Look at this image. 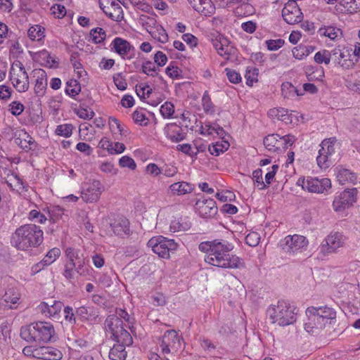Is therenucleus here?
<instances>
[{
    "label": "nucleus",
    "instance_id": "1",
    "mask_svg": "<svg viewBox=\"0 0 360 360\" xmlns=\"http://www.w3.org/2000/svg\"><path fill=\"white\" fill-rule=\"evenodd\" d=\"M234 246L228 240L214 239L201 242L198 249L205 253L206 263L223 269H239L243 266L242 259L231 254Z\"/></svg>",
    "mask_w": 360,
    "mask_h": 360
},
{
    "label": "nucleus",
    "instance_id": "2",
    "mask_svg": "<svg viewBox=\"0 0 360 360\" xmlns=\"http://www.w3.org/2000/svg\"><path fill=\"white\" fill-rule=\"evenodd\" d=\"M306 315L304 330L311 335L319 334L323 329L336 321L335 311L328 307H308Z\"/></svg>",
    "mask_w": 360,
    "mask_h": 360
},
{
    "label": "nucleus",
    "instance_id": "3",
    "mask_svg": "<svg viewBox=\"0 0 360 360\" xmlns=\"http://www.w3.org/2000/svg\"><path fill=\"white\" fill-rule=\"evenodd\" d=\"M44 240V232L36 224H27L18 227L12 234L11 245L19 250L28 251L39 247Z\"/></svg>",
    "mask_w": 360,
    "mask_h": 360
},
{
    "label": "nucleus",
    "instance_id": "4",
    "mask_svg": "<svg viewBox=\"0 0 360 360\" xmlns=\"http://www.w3.org/2000/svg\"><path fill=\"white\" fill-rule=\"evenodd\" d=\"M54 335L53 326L46 321L34 322L20 329V337L27 342L46 343L52 340Z\"/></svg>",
    "mask_w": 360,
    "mask_h": 360
},
{
    "label": "nucleus",
    "instance_id": "5",
    "mask_svg": "<svg viewBox=\"0 0 360 360\" xmlns=\"http://www.w3.org/2000/svg\"><path fill=\"white\" fill-rule=\"evenodd\" d=\"M296 308L285 301H278L277 304L271 305L267 309V314L273 323L285 326L296 321Z\"/></svg>",
    "mask_w": 360,
    "mask_h": 360
},
{
    "label": "nucleus",
    "instance_id": "6",
    "mask_svg": "<svg viewBox=\"0 0 360 360\" xmlns=\"http://www.w3.org/2000/svg\"><path fill=\"white\" fill-rule=\"evenodd\" d=\"M104 191L105 187L99 180L90 179L82 184L80 198L86 203H95Z\"/></svg>",
    "mask_w": 360,
    "mask_h": 360
},
{
    "label": "nucleus",
    "instance_id": "7",
    "mask_svg": "<svg viewBox=\"0 0 360 360\" xmlns=\"http://www.w3.org/2000/svg\"><path fill=\"white\" fill-rule=\"evenodd\" d=\"M9 75L10 80L18 92H25L28 90L30 86L29 77L20 62L12 65Z\"/></svg>",
    "mask_w": 360,
    "mask_h": 360
},
{
    "label": "nucleus",
    "instance_id": "8",
    "mask_svg": "<svg viewBox=\"0 0 360 360\" xmlns=\"http://www.w3.org/2000/svg\"><path fill=\"white\" fill-rule=\"evenodd\" d=\"M297 184L304 191L315 193H323L331 188V181L328 178L318 179L311 176L300 178Z\"/></svg>",
    "mask_w": 360,
    "mask_h": 360
},
{
    "label": "nucleus",
    "instance_id": "9",
    "mask_svg": "<svg viewBox=\"0 0 360 360\" xmlns=\"http://www.w3.org/2000/svg\"><path fill=\"white\" fill-rule=\"evenodd\" d=\"M346 237L340 232H332L328 235L320 245V250L324 255L337 252L339 248L344 247Z\"/></svg>",
    "mask_w": 360,
    "mask_h": 360
},
{
    "label": "nucleus",
    "instance_id": "10",
    "mask_svg": "<svg viewBox=\"0 0 360 360\" xmlns=\"http://www.w3.org/2000/svg\"><path fill=\"white\" fill-rule=\"evenodd\" d=\"M337 142L335 137L326 139L319 145V155L316 158L317 165L321 168H328L330 166V158L335 153L334 145Z\"/></svg>",
    "mask_w": 360,
    "mask_h": 360
},
{
    "label": "nucleus",
    "instance_id": "11",
    "mask_svg": "<svg viewBox=\"0 0 360 360\" xmlns=\"http://www.w3.org/2000/svg\"><path fill=\"white\" fill-rule=\"evenodd\" d=\"M308 240L306 237L295 234L293 236H287L284 238L283 249L289 254H295L305 250L308 245Z\"/></svg>",
    "mask_w": 360,
    "mask_h": 360
},
{
    "label": "nucleus",
    "instance_id": "12",
    "mask_svg": "<svg viewBox=\"0 0 360 360\" xmlns=\"http://www.w3.org/2000/svg\"><path fill=\"white\" fill-rule=\"evenodd\" d=\"M283 20L289 25H295L302 22L303 14L297 1L289 0L282 10Z\"/></svg>",
    "mask_w": 360,
    "mask_h": 360
},
{
    "label": "nucleus",
    "instance_id": "13",
    "mask_svg": "<svg viewBox=\"0 0 360 360\" xmlns=\"http://www.w3.org/2000/svg\"><path fill=\"white\" fill-rule=\"evenodd\" d=\"M356 188L345 190L334 199L333 202L334 210L341 212L347 207L352 206L356 200Z\"/></svg>",
    "mask_w": 360,
    "mask_h": 360
},
{
    "label": "nucleus",
    "instance_id": "14",
    "mask_svg": "<svg viewBox=\"0 0 360 360\" xmlns=\"http://www.w3.org/2000/svg\"><path fill=\"white\" fill-rule=\"evenodd\" d=\"M100 8L111 20L120 22L124 18L122 7L112 0H99Z\"/></svg>",
    "mask_w": 360,
    "mask_h": 360
},
{
    "label": "nucleus",
    "instance_id": "15",
    "mask_svg": "<svg viewBox=\"0 0 360 360\" xmlns=\"http://www.w3.org/2000/svg\"><path fill=\"white\" fill-rule=\"evenodd\" d=\"M332 60L344 69L352 68L355 62L351 58L352 54L348 49L342 50L340 46L331 50Z\"/></svg>",
    "mask_w": 360,
    "mask_h": 360
},
{
    "label": "nucleus",
    "instance_id": "16",
    "mask_svg": "<svg viewBox=\"0 0 360 360\" xmlns=\"http://www.w3.org/2000/svg\"><path fill=\"white\" fill-rule=\"evenodd\" d=\"M195 209L203 218H210L217 212L216 202L211 198L198 200L195 205Z\"/></svg>",
    "mask_w": 360,
    "mask_h": 360
},
{
    "label": "nucleus",
    "instance_id": "17",
    "mask_svg": "<svg viewBox=\"0 0 360 360\" xmlns=\"http://www.w3.org/2000/svg\"><path fill=\"white\" fill-rule=\"evenodd\" d=\"M180 338L174 330H167L162 338V352L169 354L171 350H177L180 347Z\"/></svg>",
    "mask_w": 360,
    "mask_h": 360
},
{
    "label": "nucleus",
    "instance_id": "18",
    "mask_svg": "<svg viewBox=\"0 0 360 360\" xmlns=\"http://www.w3.org/2000/svg\"><path fill=\"white\" fill-rule=\"evenodd\" d=\"M63 303L60 301L53 300L51 302H43L38 306V309L45 316L56 319L59 316Z\"/></svg>",
    "mask_w": 360,
    "mask_h": 360
},
{
    "label": "nucleus",
    "instance_id": "19",
    "mask_svg": "<svg viewBox=\"0 0 360 360\" xmlns=\"http://www.w3.org/2000/svg\"><path fill=\"white\" fill-rule=\"evenodd\" d=\"M86 259L83 257L75 263L65 264L63 276L69 280L74 278V270L80 276H86L89 273L88 268L85 266Z\"/></svg>",
    "mask_w": 360,
    "mask_h": 360
},
{
    "label": "nucleus",
    "instance_id": "20",
    "mask_svg": "<svg viewBox=\"0 0 360 360\" xmlns=\"http://www.w3.org/2000/svg\"><path fill=\"white\" fill-rule=\"evenodd\" d=\"M63 357L61 352L53 347H41L37 348L35 358L43 360H60Z\"/></svg>",
    "mask_w": 360,
    "mask_h": 360
},
{
    "label": "nucleus",
    "instance_id": "21",
    "mask_svg": "<svg viewBox=\"0 0 360 360\" xmlns=\"http://www.w3.org/2000/svg\"><path fill=\"white\" fill-rule=\"evenodd\" d=\"M32 73L33 77H36L34 93L37 96H43L47 87L46 73L42 69H35Z\"/></svg>",
    "mask_w": 360,
    "mask_h": 360
},
{
    "label": "nucleus",
    "instance_id": "22",
    "mask_svg": "<svg viewBox=\"0 0 360 360\" xmlns=\"http://www.w3.org/2000/svg\"><path fill=\"white\" fill-rule=\"evenodd\" d=\"M195 11L205 16L214 14L215 7L211 0H188Z\"/></svg>",
    "mask_w": 360,
    "mask_h": 360
},
{
    "label": "nucleus",
    "instance_id": "23",
    "mask_svg": "<svg viewBox=\"0 0 360 360\" xmlns=\"http://www.w3.org/2000/svg\"><path fill=\"white\" fill-rule=\"evenodd\" d=\"M177 244L173 239L167 240L166 238L159 236V257L169 259L170 252L176 250Z\"/></svg>",
    "mask_w": 360,
    "mask_h": 360
},
{
    "label": "nucleus",
    "instance_id": "24",
    "mask_svg": "<svg viewBox=\"0 0 360 360\" xmlns=\"http://www.w3.org/2000/svg\"><path fill=\"white\" fill-rule=\"evenodd\" d=\"M167 137L174 142H179L184 139L181 127L174 123L168 124L164 129Z\"/></svg>",
    "mask_w": 360,
    "mask_h": 360
},
{
    "label": "nucleus",
    "instance_id": "25",
    "mask_svg": "<svg viewBox=\"0 0 360 360\" xmlns=\"http://www.w3.org/2000/svg\"><path fill=\"white\" fill-rule=\"evenodd\" d=\"M111 227L114 233L117 236L129 233V222L124 217H119L111 224Z\"/></svg>",
    "mask_w": 360,
    "mask_h": 360
},
{
    "label": "nucleus",
    "instance_id": "26",
    "mask_svg": "<svg viewBox=\"0 0 360 360\" xmlns=\"http://www.w3.org/2000/svg\"><path fill=\"white\" fill-rule=\"evenodd\" d=\"M105 328L111 336L117 333V330L123 326L122 321L116 315H110L105 321Z\"/></svg>",
    "mask_w": 360,
    "mask_h": 360
},
{
    "label": "nucleus",
    "instance_id": "27",
    "mask_svg": "<svg viewBox=\"0 0 360 360\" xmlns=\"http://www.w3.org/2000/svg\"><path fill=\"white\" fill-rule=\"evenodd\" d=\"M111 49L122 57L126 56L131 48V46L127 40L120 37L115 38L111 43Z\"/></svg>",
    "mask_w": 360,
    "mask_h": 360
},
{
    "label": "nucleus",
    "instance_id": "28",
    "mask_svg": "<svg viewBox=\"0 0 360 360\" xmlns=\"http://www.w3.org/2000/svg\"><path fill=\"white\" fill-rule=\"evenodd\" d=\"M15 142L25 150H32L35 146L34 140L25 131H22L19 136L15 138Z\"/></svg>",
    "mask_w": 360,
    "mask_h": 360
},
{
    "label": "nucleus",
    "instance_id": "29",
    "mask_svg": "<svg viewBox=\"0 0 360 360\" xmlns=\"http://www.w3.org/2000/svg\"><path fill=\"white\" fill-rule=\"evenodd\" d=\"M123 345L115 344L109 350L108 357L110 360H125L127 352Z\"/></svg>",
    "mask_w": 360,
    "mask_h": 360
},
{
    "label": "nucleus",
    "instance_id": "30",
    "mask_svg": "<svg viewBox=\"0 0 360 360\" xmlns=\"http://www.w3.org/2000/svg\"><path fill=\"white\" fill-rule=\"evenodd\" d=\"M281 142L280 136L278 134L268 135L264 139V145L266 148L274 152L281 150Z\"/></svg>",
    "mask_w": 360,
    "mask_h": 360
},
{
    "label": "nucleus",
    "instance_id": "31",
    "mask_svg": "<svg viewBox=\"0 0 360 360\" xmlns=\"http://www.w3.org/2000/svg\"><path fill=\"white\" fill-rule=\"evenodd\" d=\"M170 190L174 194L179 195L191 193L194 189V185L185 182H176L170 186Z\"/></svg>",
    "mask_w": 360,
    "mask_h": 360
},
{
    "label": "nucleus",
    "instance_id": "32",
    "mask_svg": "<svg viewBox=\"0 0 360 360\" xmlns=\"http://www.w3.org/2000/svg\"><path fill=\"white\" fill-rule=\"evenodd\" d=\"M337 178L341 184H345L346 183L354 184L356 181V176L354 172L347 169L343 168L339 169Z\"/></svg>",
    "mask_w": 360,
    "mask_h": 360
},
{
    "label": "nucleus",
    "instance_id": "33",
    "mask_svg": "<svg viewBox=\"0 0 360 360\" xmlns=\"http://www.w3.org/2000/svg\"><path fill=\"white\" fill-rule=\"evenodd\" d=\"M314 51V47L312 46H305L300 44L299 46L293 48L292 50L293 56L298 60H302L308 56Z\"/></svg>",
    "mask_w": 360,
    "mask_h": 360
},
{
    "label": "nucleus",
    "instance_id": "34",
    "mask_svg": "<svg viewBox=\"0 0 360 360\" xmlns=\"http://www.w3.org/2000/svg\"><path fill=\"white\" fill-rule=\"evenodd\" d=\"M4 302L9 307L13 308L12 304H15L20 299V294L18 290L13 288H8L2 297Z\"/></svg>",
    "mask_w": 360,
    "mask_h": 360
},
{
    "label": "nucleus",
    "instance_id": "35",
    "mask_svg": "<svg viewBox=\"0 0 360 360\" xmlns=\"http://www.w3.org/2000/svg\"><path fill=\"white\" fill-rule=\"evenodd\" d=\"M229 143L226 141H217L215 144H212L209 146V152L210 154L218 156L221 153L228 150L229 147Z\"/></svg>",
    "mask_w": 360,
    "mask_h": 360
},
{
    "label": "nucleus",
    "instance_id": "36",
    "mask_svg": "<svg viewBox=\"0 0 360 360\" xmlns=\"http://www.w3.org/2000/svg\"><path fill=\"white\" fill-rule=\"evenodd\" d=\"M281 92L284 98H290L295 96H301L302 93H300L295 86H294L290 82H285L281 86Z\"/></svg>",
    "mask_w": 360,
    "mask_h": 360
},
{
    "label": "nucleus",
    "instance_id": "37",
    "mask_svg": "<svg viewBox=\"0 0 360 360\" xmlns=\"http://www.w3.org/2000/svg\"><path fill=\"white\" fill-rule=\"evenodd\" d=\"M318 32L320 36L328 37L332 40L335 39L342 34L340 29L332 26L321 27Z\"/></svg>",
    "mask_w": 360,
    "mask_h": 360
},
{
    "label": "nucleus",
    "instance_id": "38",
    "mask_svg": "<svg viewBox=\"0 0 360 360\" xmlns=\"http://www.w3.org/2000/svg\"><path fill=\"white\" fill-rule=\"evenodd\" d=\"M314 61L318 64L324 63L328 65L332 60L331 51L326 49L321 50L314 55Z\"/></svg>",
    "mask_w": 360,
    "mask_h": 360
},
{
    "label": "nucleus",
    "instance_id": "39",
    "mask_svg": "<svg viewBox=\"0 0 360 360\" xmlns=\"http://www.w3.org/2000/svg\"><path fill=\"white\" fill-rule=\"evenodd\" d=\"M190 228V223L183 219H177L172 221L170 224V231L172 232L184 231Z\"/></svg>",
    "mask_w": 360,
    "mask_h": 360
},
{
    "label": "nucleus",
    "instance_id": "40",
    "mask_svg": "<svg viewBox=\"0 0 360 360\" xmlns=\"http://www.w3.org/2000/svg\"><path fill=\"white\" fill-rule=\"evenodd\" d=\"M66 94L71 97H75L78 95L81 91V86L79 83L75 79H71L66 83L65 87Z\"/></svg>",
    "mask_w": 360,
    "mask_h": 360
},
{
    "label": "nucleus",
    "instance_id": "41",
    "mask_svg": "<svg viewBox=\"0 0 360 360\" xmlns=\"http://www.w3.org/2000/svg\"><path fill=\"white\" fill-rule=\"evenodd\" d=\"M44 27L39 25H36L30 27L27 32V34L30 39L40 41L42 38L44 37Z\"/></svg>",
    "mask_w": 360,
    "mask_h": 360
},
{
    "label": "nucleus",
    "instance_id": "42",
    "mask_svg": "<svg viewBox=\"0 0 360 360\" xmlns=\"http://www.w3.org/2000/svg\"><path fill=\"white\" fill-rule=\"evenodd\" d=\"M202 105L206 114L213 115L215 112V108L213 103L211 101L210 95L207 91H205L202 98Z\"/></svg>",
    "mask_w": 360,
    "mask_h": 360
},
{
    "label": "nucleus",
    "instance_id": "43",
    "mask_svg": "<svg viewBox=\"0 0 360 360\" xmlns=\"http://www.w3.org/2000/svg\"><path fill=\"white\" fill-rule=\"evenodd\" d=\"M90 37L95 44H100L104 41L106 37L105 32L103 28H94L90 32Z\"/></svg>",
    "mask_w": 360,
    "mask_h": 360
},
{
    "label": "nucleus",
    "instance_id": "44",
    "mask_svg": "<svg viewBox=\"0 0 360 360\" xmlns=\"http://www.w3.org/2000/svg\"><path fill=\"white\" fill-rule=\"evenodd\" d=\"M65 255L68 259V262L66 264H72L80 259L83 257V255L80 254L78 250L68 248L65 250Z\"/></svg>",
    "mask_w": 360,
    "mask_h": 360
},
{
    "label": "nucleus",
    "instance_id": "45",
    "mask_svg": "<svg viewBox=\"0 0 360 360\" xmlns=\"http://www.w3.org/2000/svg\"><path fill=\"white\" fill-rule=\"evenodd\" d=\"M160 112L164 118H172L174 113V105L171 102H165L160 106Z\"/></svg>",
    "mask_w": 360,
    "mask_h": 360
},
{
    "label": "nucleus",
    "instance_id": "46",
    "mask_svg": "<svg viewBox=\"0 0 360 360\" xmlns=\"http://www.w3.org/2000/svg\"><path fill=\"white\" fill-rule=\"evenodd\" d=\"M252 179L255 184L259 190H263L266 188V184L263 181L262 170L257 169L252 172Z\"/></svg>",
    "mask_w": 360,
    "mask_h": 360
},
{
    "label": "nucleus",
    "instance_id": "47",
    "mask_svg": "<svg viewBox=\"0 0 360 360\" xmlns=\"http://www.w3.org/2000/svg\"><path fill=\"white\" fill-rule=\"evenodd\" d=\"M60 250L59 248H54L49 251L43 259V262L50 265L60 256Z\"/></svg>",
    "mask_w": 360,
    "mask_h": 360
},
{
    "label": "nucleus",
    "instance_id": "48",
    "mask_svg": "<svg viewBox=\"0 0 360 360\" xmlns=\"http://www.w3.org/2000/svg\"><path fill=\"white\" fill-rule=\"evenodd\" d=\"M76 315L84 320H91V316H94L91 309L82 306L76 309Z\"/></svg>",
    "mask_w": 360,
    "mask_h": 360
},
{
    "label": "nucleus",
    "instance_id": "49",
    "mask_svg": "<svg viewBox=\"0 0 360 360\" xmlns=\"http://www.w3.org/2000/svg\"><path fill=\"white\" fill-rule=\"evenodd\" d=\"M72 132V125L70 124L58 125L56 129V134L59 136L69 137Z\"/></svg>",
    "mask_w": 360,
    "mask_h": 360
},
{
    "label": "nucleus",
    "instance_id": "50",
    "mask_svg": "<svg viewBox=\"0 0 360 360\" xmlns=\"http://www.w3.org/2000/svg\"><path fill=\"white\" fill-rule=\"evenodd\" d=\"M116 342L117 343L123 345L124 346H129L132 344L133 340L130 333L124 329V331L119 335V338Z\"/></svg>",
    "mask_w": 360,
    "mask_h": 360
},
{
    "label": "nucleus",
    "instance_id": "51",
    "mask_svg": "<svg viewBox=\"0 0 360 360\" xmlns=\"http://www.w3.org/2000/svg\"><path fill=\"white\" fill-rule=\"evenodd\" d=\"M119 165L121 167H128L131 170H134L136 168V164L135 161L129 156H122L119 160Z\"/></svg>",
    "mask_w": 360,
    "mask_h": 360
},
{
    "label": "nucleus",
    "instance_id": "52",
    "mask_svg": "<svg viewBox=\"0 0 360 360\" xmlns=\"http://www.w3.org/2000/svg\"><path fill=\"white\" fill-rule=\"evenodd\" d=\"M117 316L119 318H120L121 320L124 319L128 323L129 328L132 331V328L134 327L133 324L134 322V317H132L131 315H129L127 311H125L124 309H119L117 311Z\"/></svg>",
    "mask_w": 360,
    "mask_h": 360
},
{
    "label": "nucleus",
    "instance_id": "53",
    "mask_svg": "<svg viewBox=\"0 0 360 360\" xmlns=\"http://www.w3.org/2000/svg\"><path fill=\"white\" fill-rule=\"evenodd\" d=\"M298 114L299 113L295 111H290V112H289V111L287 109H285V112L283 113V117L281 120V121H282L286 124H291L295 120L298 122L299 121Z\"/></svg>",
    "mask_w": 360,
    "mask_h": 360
},
{
    "label": "nucleus",
    "instance_id": "54",
    "mask_svg": "<svg viewBox=\"0 0 360 360\" xmlns=\"http://www.w3.org/2000/svg\"><path fill=\"white\" fill-rule=\"evenodd\" d=\"M265 43L269 51H276L284 45L285 41L282 39H269L266 40Z\"/></svg>",
    "mask_w": 360,
    "mask_h": 360
},
{
    "label": "nucleus",
    "instance_id": "55",
    "mask_svg": "<svg viewBox=\"0 0 360 360\" xmlns=\"http://www.w3.org/2000/svg\"><path fill=\"white\" fill-rule=\"evenodd\" d=\"M51 11L58 18H62L66 15V8L61 4H54L51 6Z\"/></svg>",
    "mask_w": 360,
    "mask_h": 360
},
{
    "label": "nucleus",
    "instance_id": "56",
    "mask_svg": "<svg viewBox=\"0 0 360 360\" xmlns=\"http://www.w3.org/2000/svg\"><path fill=\"white\" fill-rule=\"evenodd\" d=\"M65 314V319L68 321L70 325H74L76 323V313H74L73 309L71 307H65L63 309Z\"/></svg>",
    "mask_w": 360,
    "mask_h": 360
},
{
    "label": "nucleus",
    "instance_id": "57",
    "mask_svg": "<svg viewBox=\"0 0 360 360\" xmlns=\"http://www.w3.org/2000/svg\"><path fill=\"white\" fill-rule=\"evenodd\" d=\"M177 149L186 155H188L191 157L196 156L198 153V149L196 148L195 150H193L190 144L184 143L179 144L177 146Z\"/></svg>",
    "mask_w": 360,
    "mask_h": 360
},
{
    "label": "nucleus",
    "instance_id": "58",
    "mask_svg": "<svg viewBox=\"0 0 360 360\" xmlns=\"http://www.w3.org/2000/svg\"><path fill=\"white\" fill-rule=\"evenodd\" d=\"M260 237L257 232H251L245 237V243L249 246L255 247L259 243Z\"/></svg>",
    "mask_w": 360,
    "mask_h": 360
},
{
    "label": "nucleus",
    "instance_id": "59",
    "mask_svg": "<svg viewBox=\"0 0 360 360\" xmlns=\"http://www.w3.org/2000/svg\"><path fill=\"white\" fill-rule=\"evenodd\" d=\"M77 115L84 120H89L94 116V112L91 109L79 108L76 110Z\"/></svg>",
    "mask_w": 360,
    "mask_h": 360
},
{
    "label": "nucleus",
    "instance_id": "60",
    "mask_svg": "<svg viewBox=\"0 0 360 360\" xmlns=\"http://www.w3.org/2000/svg\"><path fill=\"white\" fill-rule=\"evenodd\" d=\"M176 2V0H159V11L161 14L165 15L171 11L170 6Z\"/></svg>",
    "mask_w": 360,
    "mask_h": 360
},
{
    "label": "nucleus",
    "instance_id": "61",
    "mask_svg": "<svg viewBox=\"0 0 360 360\" xmlns=\"http://www.w3.org/2000/svg\"><path fill=\"white\" fill-rule=\"evenodd\" d=\"M9 110L12 115L18 116L20 115L24 110V105L18 101H13L9 105Z\"/></svg>",
    "mask_w": 360,
    "mask_h": 360
},
{
    "label": "nucleus",
    "instance_id": "62",
    "mask_svg": "<svg viewBox=\"0 0 360 360\" xmlns=\"http://www.w3.org/2000/svg\"><path fill=\"white\" fill-rule=\"evenodd\" d=\"M235 50L232 46L227 44L224 46L217 51L218 54L224 58L226 60H229L230 56L234 54Z\"/></svg>",
    "mask_w": 360,
    "mask_h": 360
},
{
    "label": "nucleus",
    "instance_id": "63",
    "mask_svg": "<svg viewBox=\"0 0 360 360\" xmlns=\"http://www.w3.org/2000/svg\"><path fill=\"white\" fill-rule=\"evenodd\" d=\"M113 81L118 89L123 91L127 89V82L121 73H118L114 75Z\"/></svg>",
    "mask_w": 360,
    "mask_h": 360
},
{
    "label": "nucleus",
    "instance_id": "64",
    "mask_svg": "<svg viewBox=\"0 0 360 360\" xmlns=\"http://www.w3.org/2000/svg\"><path fill=\"white\" fill-rule=\"evenodd\" d=\"M177 173V168L169 165H165L162 167H159V174H162L166 176H173Z\"/></svg>",
    "mask_w": 360,
    "mask_h": 360
}]
</instances>
